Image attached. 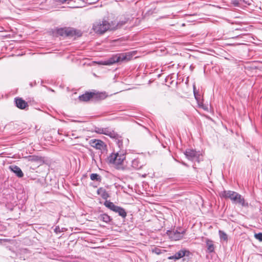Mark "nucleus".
Segmentation results:
<instances>
[{
	"label": "nucleus",
	"instance_id": "b1692460",
	"mask_svg": "<svg viewBox=\"0 0 262 262\" xmlns=\"http://www.w3.org/2000/svg\"><path fill=\"white\" fill-rule=\"evenodd\" d=\"M232 192H233L232 191H230V190H229V191L224 190L220 193V196L221 197L228 199L229 198V196L231 195Z\"/></svg>",
	"mask_w": 262,
	"mask_h": 262
},
{
	"label": "nucleus",
	"instance_id": "72a5a7b5",
	"mask_svg": "<svg viewBox=\"0 0 262 262\" xmlns=\"http://www.w3.org/2000/svg\"><path fill=\"white\" fill-rule=\"evenodd\" d=\"M193 93H194V95L195 96V97L196 98V92L195 91V87L194 86L193 87Z\"/></svg>",
	"mask_w": 262,
	"mask_h": 262
},
{
	"label": "nucleus",
	"instance_id": "7ed1b4c3",
	"mask_svg": "<svg viewBox=\"0 0 262 262\" xmlns=\"http://www.w3.org/2000/svg\"><path fill=\"white\" fill-rule=\"evenodd\" d=\"M133 56L130 53L116 54L107 60L102 62L103 65H112L116 62L128 61L131 60Z\"/></svg>",
	"mask_w": 262,
	"mask_h": 262
},
{
	"label": "nucleus",
	"instance_id": "6ab92c4d",
	"mask_svg": "<svg viewBox=\"0 0 262 262\" xmlns=\"http://www.w3.org/2000/svg\"><path fill=\"white\" fill-rule=\"evenodd\" d=\"M114 212L118 213L122 218L124 219L127 215V213L125 209L120 206H117Z\"/></svg>",
	"mask_w": 262,
	"mask_h": 262
},
{
	"label": "nucleus",
	"instance_id": "cd10ccee",
	"mask_svg": "<svg viewBox=\"0 0 262 262\" xmlns=\"http://www.w3.org/2000/svg\"><path fill=\"white\" fill-rule=\"evenodd\" d=\"M231 4L234 6H241V0H231Z\"/></svg>",
	"mask_w": 262,
	"mask_h": 262
},
{
	"label": "nucleus",
	"instance_id": "393cba45",
	"mask_svg": "<svg viewBox=\"0 0 262 262\" xmlns=\"http://www.w3.org/2000/svg\"><path fill=\"white\" fill-rule=\"evenodd\" d=\"M66 28H59L57 29L56 33L60 36H66Z\"/></svg>",
	"mask_w": 262,
	"mask_h": 262
},
{
	"label": "nucleus",
	"instance_id": "a878e982",
	"mask_svg": "<svg viewBox=\"0 0 262 262\" xmlns=\"http://www.w3.org/2000/svg\"><path fill=\"white\" fill-rule=\"evenodd\" d=\"M219 235H220V237L221 239H222L224 241H227L228 236L225 232L220 230L219 231Z\"/></svg>",
	"mask_w": 262,
	"mask_h": 262
},
{
	"label": "nucleus",
	"instance_id": "f03ea898",
	"mask_svg": "<svg viewBox=\"0 0 262 262\" xmlns=\"http://www.w3.org/2000/svg\"><path fill=\"white\" fill-rule=\"evenodd\" d=\"M125 159V155L123 151L112 153L107 158L108 162L114 164L118 169H124L122 165Z\"/></svg>",
	"mask_w": 262,
	"mask_h": 262
},
{
	"label": "nucleus",
	"instance_id": "412c9836",
	"mask_svg": "<svg viewBox=\"0 0 262 262\" xmlns=\"http://www.w3.org/2000/svg\"><path fill=\"white\" fill-rule=\"evenodd\" d=\"M183 237V233L176 231L173 232L170 235V237L172 240L177 241L181 239Z\"/></svg>",
	"mask_w": 262,
	"mask_h": 262
},
{
	"label": "nucleus",
	"instance_id": "f3484780",
	"mask_svg": "<svg viewBox=\"0 0 262 262\" xmlns=\"http://www.w3.org/2000/svg\"><path fill=\"white\" fill-rule=\"evenodd\" d=\"M97 193L98 195H100L102 199H106L110 196L106 190L103 187H100L97 189Z\"/></svg>",
	"mask_w": 262,
	"mask_h": 262
},
{
	"label": "nucleus",
	"instance_id": "20e7f679",
	"mask_svg": "<svg viewBox=\"0 0 262 262\" xmlns=\"http://www.w3.org/2000/svg\"><path fill=\"white\" fill-rule=\"evenodd\" d=\"M186 157L190 161L199 163L202 161V155L200 151L192 149H187L184 152Z\"/></svg>",
	"mask_w": 262,
	"mask_h": 262
},
{
	"label": "nucleus",
	"instance_id": "5701e85b",
	"mask_svg": "<svg viewBox=\"0 0 262 262\" xmlns=\"http://www.w3.org/2000/svg\"><path fill=\"white\" fill-rule=\"evenodd\" d=\"M90 179L92 181H95L98 182H100L101 181V177L97 173L91 174Z\"/></svg>",
	"mask_w": 262,
	"mask_h": 262
},
{
	"label": "nucleus",
	"instance_id": "f8f14e48",
	"mask_svg": "<svg viewBox=\"0 0 262 262\" xmlns=\"http://www.w3.org/2000/svg\"><path fill=\"white\" fill-rule=\"evenodd\" d=\"M74 3H77L76 5H74L71 7L72 8H81L84 7L83 4H92L95 3L96 2L89 1V0H74Z\"/></svg>",
	"mask_w": 262,
	"mask_h": 262
},
{
	"label": "nucleus",
	"instance_id": "9d476101",
	"mask_svg": "<svg viewBox=\"0 0 262 262\" xmlns=\"http://www.w3.org/2000/svg\"><path fill=\"white\" fill-rule=\"evenodd\" d=\"M15 102L16 106L21 110L25 109L29 106L28 103L23 100L21 98H15Z\"/></svg>",
	"mask_w": 262,
	"mask_h": 262
},
{
	"label": "nucleus",
	"instance_id": "2eb2a0df",
	"mask_svg": "<svg viewBox=\"0 0 262 262\" xmlns=\"http://www.w3.org/2000/svg\"><path fill=\"white\" fill-rule=\"evenodd\" d=\"M92 92H86L84 94L79 96L80 101L86 102L92 99Z\"/></svg>",
	"mask_w": 262,
	"mask_h": 262
},
{
	"label": "nucleus",
	"instance_id": "f704fd0d",
	"mask_svg": "<svg viewBox=\"0 0 262 262\" xmlns=\"http://www.w3.org/2000/svg\"><path fill=\"white\" fill-rule=\"evenodd\" d=\"M89 1H92L91 0H89Z\"/></svg>",
	"mask_w": 262,
	"mask_h": 262
},
{
	"label": "nucleus",
	"instance_id": "7c9ffc66",
	"mask_svg": "<svg viewBox=\"0 0 262 262\" xmlns=\"http://www.w3.org/2000/svg\"><path fill=\"white\" fill-rule=\"evenodd\" d=\"M251 0H241V6L244 4L250 5L251 4Z\"/></svg>",
	"mask_w": 262,
	"mask_h": 262
},
{
	"label": "nucleus",
	"instance_id": "1a4fd4ad",
	"mask_svg": "<svg viewBox=\"0 0 262 262\" xmlns=\"http://www.w3.org/2000/svg\"><path fill=\"white\" fill-rule=\"evenodd\" d=\"M92 100L95 101L104 100L107 97V95L105 92H96V91H94L92 92Z\"/></svg>",
	"mask_w": 262,
	"mask_h": 262
},
{
	"label": "nucleus",
	"instance_id": "39448f33",
	"mask_svg": "<svg viewBox=\"0 0 262 262\" xmlns=\"http://www.w3.org/2000/svg\"><path fill=\"white\" fill-rule=\"evenodd\" d=\"M231 200L235 203H238L242 205V206H247L248 203H246L244 198L242 195L235 192L233 191L229 198Z\"/></svg>",
	"mask_w": 262,
	"mask_h": 262
},
{
	"label": "nucleus",
	"instance_id": "423d86ee",
	"mask_svg": "<svg viewBox=\"0 0 262 262\" xmlns=\"http://www.w3.org/2000/svg\"><path fill=\"white\" fill-rule=\"evenodd\" d=\"M26 159L28 162L35 164L37 167L45 163V158L41 156L32 155L26 157Z\"/></svg>",
	"mask_w": 262,
	"mask_h": 262
},
{
	"label": "nucleus",
	"instance_id": "bb28decb",
	"mask_svg": "<svg viewBox=\"0 0 262 262\" xmlns=\"http://www.w3.org/2000/svg\"><path fill=\"white\" fill-rule=\"evenodd\" d=\"M127 19H125L124 20L120 21L117 24L113 22V24H115V25L116 26L115 29L120 28V27L125 25L127 23Z\"/></svg>",
	"mask_w": 262,
	"mask_h": 262
},
{
	"label": "nucleus",
	"instance_id": "aec40b11",
	"mask_svg": "<svg viewBox=\"0 0 262 262\" xmlns=\"http://www.w3.org/2000/svg\"><path fill=\"white\" fill-rule=\"evenodd\" d=\"M98 219L103 221V222H105L106 223H109L112 219H111V216H109L106 213H103L101 214L99 216Z\"/></svg>",
	"mask_w": 262,
	"mask_h": 262
},
{
	"label": "nucleus",
	"instance_id": "ddd939ff",
	"mask_svg": "<svg viewBox=\"0 0 262 262\" xmlns=\"http://www.w3.org/2000/svg\"><path fill=\"white\" fill-rule=\"evenodd\" d=\"M9 169L13 171L19 178H22L24 176V173L21 169L16 165H11L9 166Z\"/></svg>",
	"mask_w": 262,
	"mask_h": 262
},
{
	"label": "nucleus",
	"instance_id": "6e6552de",
	"mask_svg": "<svg viewBox=\"0 0 262 262\" xmlns=\"http://www.w3.org/2000/svg\"><path fill=\"white\" fill-rule=\"evenodd\" d=\"M189 253L190 252L189 251L186 250H181L179 251L178 252H177L174 255L169 256L168 257V259L178 260L184 257L185 255H189Z\"/></svg>",
	"mask_w": 262,
	"mask_h": 262
},
{
	"label": "nucleus",
	"instance_id": "0eeeda50",
	"mask_svg": "<svg viewBox=\"0 0 262 262\" xmlns=\"http://www.w3.org/2000/svg\"><path fill=\"white\" fill-rule=\"evenodd\" d=\"M91 146L97 149L104 151L106 149V145L104 142L100 140H91L90 141Z\"/></svg>",
	"mask_w": 262,
	"mask_h": 262
},
{
	"label": "nucleus",
	"instance_id": "f257e3e1",
	"mask_svg": "<svg viewBox=\"0 0 262 262\" xmlns=\"http://www.w3.org/2000/svg\"><path fill=\"white\" fill-rule=\"evenodd\" d=\"M116 26L113 21L111 23L106 20H99L93 24L92 29L94 32L98 34H103L108 30L115 29Z\"/></svg>",
	"mask_w": 262,
	"mask_h": 262
},
{
	"label": "nucleus",
	"instance_id": "c756f323",
	"mask_svg": "<svg viewBox=\"0 0 262 262\" xmlns=\"http://www.w3.org/2000/svg\"><path fill=\"white\" fill-rule=\"evenodd\" d=\"M254 236L256 239H258L259 241H262V233L255 234Z\"/></svg>",
	"mask_w": 262,
	"mask_h": 262
},
{
	"label": "nucleus",
	"instance_id": "9b49d317",
	"mask_svg": "<svg viewBox=\"0 0 262 262\" xmlns=\"http://www.w3.org/2000/svg\"><path fill=\"white\" fill-rule=\"evenodd\" d=\"M66 36L73 37V36H80L81 33L80 31L71 28H66Z\"/></svg>",
	"mask_w": 262,
	"mask_h": 262
},
{
	"label": "nucleus",
	"instance_id": "c85d7f7f",
	"mask_svg": "<svg viewBox=\"0 0 262 262\" xmlns=\"http://www.w3.org/2000/svg\"><path fill=\"white\" fill-rule=\"evenodd\" d=\"M95 132L98 134H103L104 132V128L95 127Z\"/></svg>",
	"mask_w": 262,
	"mask_h": 262
},
{
	"label": "nucleus",
	"instance_id": "a211bd4d",
	"mask_svg": "<svg viewBox=\"0 0 262 262\" xmlns=\"http://www.w3.org/2000/svg\"><path fill=\"white\" fill-rule=\"evenodd\" d=\"M206 244L207 248V251L209 253H212L214 251V245L213 242L208 238H206Z\"/></svg>",
	"mask_w": 262,
	"mask_h": 262
},
{
	"label": "nucleus",
	"instance_id": "473e14b6",
	"mask_svg": "<svg viewBox=\"0 0 262 262\" xmlns=\"http://www.w3.org/2000/svg\"><path fill=\"white\" fill-rule=\"evenodd\" d=\"M193 93H194V95L195 96V97L196 98V92L195 91V87L194 86L193 87Z\"/></svg>",
	"mask_w": 262,
	"mask_h": 262
},
{
	"label": "nucleus",
	"instance_id": "4be33fe9",
	"mask_svg": "<svg viewBox=\"0 0 262 262\" xmlns=\"http://www.w3.org/2000/svg\"><path fill=\"white\" fill-rule=\"evenodd\" d=\"M104 205L105 207L109 208L110 210L112 211H114L116 209V207H117V206L115 205L113 202H111L110 201L106 200L104 203Z\"/></svg>",
	"mask_w": 262,
	"mask_h": 262
},
{
	"label": "nucleus",
	"instance_id": "dca6fc26",
	"mask_svg": "<svg viewBox=\"0 0 262 262\" xmlns=\"http://www.w3.org/2000/svg\"><path fill=\"white\" fill-rule=\"evenodd\" d=\"M143 166V162H142L139 158L134 159L132 162V166L136 169H140Z\"/></svg>",
	"mask_w": 262,
	"mask_h": 262
},
{
	"label": "nucleus",
	"instance_id": "2f4dec72",
	"mask_svg": "<svg viewBox=\"0 0 262 262\" xmlns=\"http://www.w3.org/2000/svg\"><path fill=\"white\" fill-rule=\"evenodd\" d=\"M152 252L157 254H160L161 253H162V250L158 248H155L152 250Z\"/></svg>",
	"mask_w": 262,
	"mask_h": 262
},
{
	"label": "nucleus",
	"instance_id": "4468645a",
	"mask_svg": "<svg viewBox=\"0 0 262 262\" xmlns=\"http://www.w3.org/2000/svg\"><path fill=\"white\" fill-rule=\"evenodd\" d=\"M103 134L107 135L112 138H117L118 137L117 133L108 127L104 128Z\"/></svg>",
	"mask_w": 262,
	"mask_h": 262
}]
</instances>
